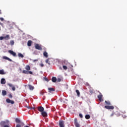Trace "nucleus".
<instances>
[{
	"label": "nucleus",
	"instance_id": "obj_17",
	"mask_svg": "<svg viewBox=\"0 0 127 127\" xmlns=\"http://www.w3.org/2000/svg\"><path fill=\"white\" fill-rule=\"evenodd\" d=\"M31 44H32V41L31 40L28 41L27 43V45L28 46H31Z\"/></svg>",
	"mask_w": 127,
	"mask_h": 127
},
{
	"label": "nucleus",
	"instance_id": "obj_15",
	"mask_svg": "<svg viewBox=\"0 0 127 127\" xmlns=\"http://www.w3.org/2000/svg\"><path fill=\"white\" fill-rule=\"evenodd\" d=\"M5 83H6L5 79L4 78H2L1 79V84H5Z\"/></svg>",
	"mask_w": 127,
	"mask_h": 127
},
{
	"label": "nucleus",
	"instance_id": "obj_11",
	"mask_svg": "<svg viewBox=\"0 0 127 127\" xmlns=\"http://www.w3.org/2000/svg\"><path fill=\"white\" fill-rule=\"evenodd\" d=\"M48 90H49V93H51V92H54L55 91V89H54V88L51 87L48 88Z\"/></svg>",
	"mask_w": 127,
	"mask_h": 127
},
{
	"label": "nucleus",
	"instance_id": "obj_34",
	"mask_svg": "<svg viewBox=\"0 0 127 127\" xmlns=\"http://www.w3.org/2000/svg\"><path fill=\"white\" fill-rule=\"evenodd\" d=\"M12 91H14L15 90V87L12 86Z\"/></svg>",
	"mask_w": 127,
	"mask_h": 127
},
{
	"label": "nucleus",
	"instance_id": "obj_9",
	"mask_svg": "<svg viewBox=\"0 0 127 127\" xmlns=\"http://www.w3.org/2000/svg\"><path fill=\"white\" fill-rule=\"evenodd\" d=\"M41 115L42 116L45 118L47 117V112L44 111L42 112H41Z\"/></svg>",
	"mask_w": 127,
	"mask_h": 127
},
{
	"label": "nucleus",
	"instance_id": "obj_1",
	"mask_svg": "<svg viewBox=\"0 0 127 127\" xmlns=\"http://www.w3.org/2000/svg\"><path fill=\"white\" fill-rule=\"evenodd\" d=\"M25 69H26L27 70H23L22 71L23 74H27V75H28V74L32 75V74H33V72H32V71H29V70H30V66H29V65H26Z\"/></svg>",
	"mask_w": 127,
	"mask_h": 127
},
{
	"label": "nucleus",
	"instance_id": "obj_45",
	"mask_svg": "<svg viewBox=\"0 0 127 127\" xmlns=\"http://www.w3.org/2000/svg\"><path fill=\"white\" fill-rule=\"evenodd\" d=\"M35 61H38V60H35L34 61V62H35Z\"/></svg>",
	"mask_w": 127,
	"mask_h": 127
},
{
	"label": "nucleus",
	"instance_id": "obj_4",
	"mask_svg": "<svg viewBox=\"0 0 127 127\" xmlns=\"http://www.w3.org/2000/svg\"><path fill=\"white\" fill-rule=\"evenodd\" d=\"M8 53L11 54V55H12V56H13L14 57H16V53L15 52H13V51L9 50L8 51Z\"/></svg>",
	"mask_w": 127,
	"mask_h": 127
},
{
	"label": "nucleus",
	"instance_id": "obj_36",
	"mask_svg": "<svg viewBox=\"0 0 127 127\" xmlns=\"http://www.w3.org/2000/svg\"><path fill=\"white\" fill-rule=\"evenodd\" d=\"M79 116L80 117V118H81V119L83 118V115L79 114Z\"/></svg>",
	"mask_w": 127,
	"mask_h": 127
},
{
	"label": "nucleus",
	"instance_id": "obj_7",
	"mask_svg": "<svg viewBox=\"0 0 127 127\" xmlns=\"http://www.w3.org/2000/svg\"><path fill=\"white\" fill-rule=\"evenodd\" d=\"M105 108L107 110H114L115 107H114L113 106H105Z\"/></svg>",
	"mask_w": 127,
	"mask_h": 127
},
{
	"label": "nucleus",
	"instance_id": "obj_14",
	"mask_svg": "<svg viewBox=\"0 0 127 127\" xmlns=\"http://www.w3.org/2000/svg\"><path fill=\"white\" fill-rule=\"evenodd\" d=\"M29 90L32 91V90L34 89V86H32L31 85H28Z\"/></svg>",
	"mask_w": 127,
	"mask_h": 127
},
{
	"label": "nucleus",
	"instance_id": "obj_47",
	"mask_svg": "<svg viewBox=\"0 0 127 127\" xmlns=\"http://www.w3.org/2000/svg\"><path fill=\"white\" fill-rule=\"evenodd\" d=\"M28 109H30V107L29 106L27 107Z\"/></svg>",
	"mask_w": 127,
	"mask_h": 127
},
{
	"label": "nucleus",
	"instance_id": "obj_46",
	"mask_svg": "<svg viewBox=\"0 0 127 127\" xmlns=\"http://www.w3.org/2000/svg\"><path fill=\"white\" fill-rule=\"evenodd\" d=\"M0 14H1V10H0Z\"/></svg>",
	"mask_w": 127,
	"mask_h": 127
},
{
	"label": "nucleus",
	"instance_id": "obj_43",
	"mask_svg": "<svg viewBox=\"0 0 127 127\" xmlns=\"http://www.w3.org/2000/svg\"><path fill=\"white\" fill-rule=\"evenodd\" d=\"M114 115H115V114L112 113V114L111 115V117H113V116H114Z\"/></svg>",
	"mask_w": 127,
	"mask_h": 127
},
{
	"label": "nucleus",
	"instance_id": "obj_23",
	"mask_svg": "<svg viewBox=\"0 0 127 127\" xmlns=\"http://www.w3.org/2000/svg\"><path fill=\"white\" fill-rule=\"evenodd\" d=\"M15 122L17 123V124H20V120L18 119V118L15 119Z\"/></svg>",
	"mask_w": 127,
	"mask_h": 127
},
{
	"label": "nucleus",
	"instance_id": "obj_48",
	"mask_svg": "<svg viewBox=\"0 0 127 127\" xmlns=\"http://www.w3.org/2000/svg\"><path fill=\"white\" fill-rule=\"evenodd\" d=\"M33 110H34V108H33Z\"/></svg>",
	"mask_w": 127,
	"mask_h": 127
},
{
	"label": "nucleus",
	"instance_id": "obj_2",
	"mask_svg": "<svg viewBox=\"0 0 127 127\" xmlns=\"http://www.w3.org/2000/svg\"><path fill=\"white\" fill-rule=\"evenodd\" d=\"M35 48L36 49H37V50H42V47H41V45L35 44Z\"/></svg>",
	"mask_w": 127,
	"mask_h": 127
},
{
	"label": "nucleus",
	"instance_id": "obj_3",
	"mask_svg": "<svg viewBox=\"0 0 127 127\" xmlns=\"http://www.w3.org/2000/svg\"><path fill=\"white\" fill-rule=\"evenodd\" d=\"M59 125L60 127H65V124L63 120H60L59 121Z\"/></svg>",
	"mask_w": 127,
	"mask_h": 127
},
{
	"label": "nucleus",
	"instance_id": "obj_37",
	"mask_svg": "<svg viewBox=\"0 0 127 127\" xmlns=\"http://www.w3.org/2000/svg\"><path fill=\"white\" fill-rule=\"evenodd\" d=\"M3 39H4L3 37L2 36L0 37V40H3Z\"/></svg>",
	"mask_w": 127,
	"mask_h": 127
},
{
	"label": "nucleus",
	"instance_id": "obj_22",
	"mask_svg": "<svg viewBox=\"0 0 127 127\" xmlns=\"http://www.w3.org/2000/svg\"><path fill=\"white\" fill-rule=\"evenodd\" d=\"M85 118L86 120H89L90 118H91V117L89 115H86L85 116Z\"/></svg>",
	"mask_w": 127,
	"mask_h": 127
},
{
	"label": "nucleus",
	"instance_id": "obj_18",
	"mask_svg": "<svg viewBox=\"0 0 127 127\" xmlns=\"http://www.w3.org/2000/svg\"><path fill=\"white\" fill-rule=\"evenodd\" d=\"M18 57H19L20 58H23V57H24V56H23V55H22V54H21V53H18Z\"/></svg>",
	"mask_w": 127,
	"mask_h": 127
},
{
	"label": "nucleus",
	"instance_id": "obj_24",
	"mask_svg": "<svg viewBox=\"0 0 127 127\" xmlns=\"http://www.w3.org/2000/svg\"><path fill=\"white\" fill-rule=\"evenodd\" d=\"M76 93H77L78 97H80V91H79L78 90H76Z\"/></svg>",
	"mask_w": 127,
	"mask_h": 127
},
{
	"label": "nucleus",
	"instance_id": "obj_8",
	"mask_svg": "<svg viewBox=\"0 0 127 127\" xmlns=\"http://www.w3.org/2000/svg\"><path fill=\"white\" fill-rule=\"evenodd\" d=\"M97 98H98V100L99 101H100V102H102V101H103V95L102 94V93H100V95H98Z\"/></svg>",
	"mask_w": 127,
	"mask_h": 127
},
{
	"label": "nucleus",
	"instance_id": "obj_29",
	"mask_svg": "<svg viewBox=\"0 0 127 127\" xmlns=\"http://www.w3.org/2000/svg\"><path fill=\"white\" fill-rule=\"evenodd\" d=\"M4 124H5V122H1L0 123L1 126H3L4 125Z\"/></svg>",
	"mask_w": 127,
	"mask_h": 127
},
{
	"label": "nucleus",
	"instance_id": "obj_25",
	"mask_svg": "<svg viewBox=\"0 0 127 127\" xmlns=\"http://www.w3.org/2000/svg\"><path fill=\"white\" fill-rule=\"evenodd\" d=\"M46 63H47L49 65H50V62H49V59H48L46 60Z\"/></svg>",
	"mask_w": 127,
	"mask_h": 127
},
{
	"label": "nucleus",
	"instance_id": "obj_12",
	"mask_svg": "<svg viewBox=\"0 0 127 127\" xmlns=\"http://www.w3.org/2000/svg\"><path fill=\"white\" fill-rule=\"evenodd\" d=\"M4 39H5V40H8L10 38L9 37V35H6L5 36L3 37Z\"/></svg>",
	"mask_w": 127,
	"mask_h": 127
},
{
	"label": "nucleus",
	"instance_id": "obj_31",
	"mask_svg": "<svg viewBox=\"0 0 127 127\" xmlns=\"http://www.w3.org/2000/svg\"><path fill=\"white\" fill-rule=\"evenodd\" d=\"M8 86H9V87H13L12 84L11 83H8Z\"/></svg>",
	"mask_w": 127,
	"mask_h": 127
},
{
	"label": "nucleus",
	"instance_id": "obj_42",
	"mask_svg": "<svg viewBox=\"0 0 127 127\" xmlns=\"http://www.w3.org/2000/svg\"><path fill=\"white\" fill-rule=\"evenodd\" d=\"M45 81H48V78H45Z\"/></svg>",
	"mask_w": 127,
	"mask_h": 127
},
{
	"label": "nucleus",
	"instance_id": "obj_41",
	"mask_svg": "<svg viewBox=\"0 0 127 127\" xmlns=\"http://www.w3.org/2000/svg\"><path fill=\"white\" fill-rule=\"evenodd\" d=\"M9 97L12 98V95L11 94L9 95Z\"/></svg>",
	"mask_w": 127,
	"mask_h": 127
},
{
	"label": "nucleus",
	"instance_id": "obj_20",
	"mask_svg": "<svg viewBox=\"0 0 127 127\" xmlns=\"http://www.w3.org/2000/svg\"><path fill=\"white\" fill-rule=\"evenodd\" d=\"M2 96H6V91L2 90Z\"/></svg>",
	"mask_w": 127,
	"mask_h": 127
},
{
	"label": "nucleus",
	"instance_id": "obj_38",
	"mask_svg": "<svg viewBox=\"0 0 127 127\" xmlns=\"http://www.w3.org/2000/svg\"><path fill=\"white\" fill-rule=\"evenodd\" d=\"M40 66H41V67H44V64H40Z\"/></svg>",
	"mask_w": 127,
	"mask_h": 127
},
{
	"label": "nucleus",
	"instance_id": "obj_39",
	"mask_svg": "<svg viewBox=\"0 0 127 127\" xmlns=\"http://www.w3.org/2000/svg\"><path fill=\"white\" fill-rule=\"evenodd\" d=\"M16 127H21V126H20V125H19V124H17L16 125Z\"/></svg>",
	"mask_w": 127,
	"mask_h": 127
},
{
	"label": "nucleus",
	"instance_id": "obj_33",
	"mask_svg": "<svg viewBox=\"0 0 127 127\" xmlns=\"http://www.w3.org/2000/svg\"><path fill=\"white\" fill-rule=\"evenodd\" d=\"M10 104H12V105H13V104H14V101L11 100V101L10 102Z\"/></svg>",
	"mask_w": 127,
	"mask_h": 127
},
{
	"label": "nucleus",
	"instance_id": "obj_30",
	"mask_svg": "<svg viewBox=\"0 0 127 127\" xmlns=\"http://www.w3.org/2000/svg\"><path fill=\"white\" fill-rule=\"evenodd\" d=\"M57 82H61V78H59L57 79Z\"/></svg>",
	"mask_w": 127,
	"mask_h": 127
},
{
	"label": "nucleus",
	"instance_id": "obj_32",
	"mask_svg": "<svg viewBox=\"0 0 127 127\" xmlns=\"http://www.w3.org/2000/svg\"><path fill=\"white\" fill-rule=\"evenodd\" d=\"M89 92L90 94H93V93H94V90H90Z\"/></svg>",
	"mask_w": 127,
	"mask_h": 127
},
{
	"label": "nucleus",
	"instance_id": "obj_21",
	"mask_svg": "<svg viewBox=\"0 0 127 127\" xmlns=\"http://www.w3.org/2000/svg\"><path fill=\"white\" fill-rule=\"evenodd\" d=\"M105 104L107 106H111V102L110 101H105Z\"/></svg>",
	"mask_w": 127,
	"mask_h": 127
},
{
	"label": "nucleus",
	"instance_id": "obj_19",
	"mask_svg": "<svg viewBox=\"0 0 127 127\" xmlns=\"http://www.w3.org/2000/svg\"><path fill=\"white\" fill-rule=\"evenodd\" d=\"M43 55H44V56H45V57H46V58H47V57H48V53H47V52H44Z\"/></svg>",
	"mask_w": 127,
	"mask_h": 127
},
{
	"label": "nucleus",
	"instance_id": "obj_35",
	"mask_svg": "<svg viewBox=\"0 0 127 127\" xmlns=\"http://www.w3.org/2000/svg\"><path fill=\"white\" fill-rule=\"evenodd\" d=\"M0 20H1V21H3V20H4V19H3V18H2V17H0Z\"/></svg>",
	"mask_w": 127,
	"mask_h": 127
},
{
	"label": "nucleus",
	"instance_id": "obj_6",
	"mask_svg": "<svg viewBox=\"0 0 127 127\" xmlns=\"http://www.w3.org/2000/svg\"><path fill=\"white\" fill-rule=\"evenodd\" d=\"M74 125L76 127H80V124L78 123V120L77 118L74 119Z\"/></svg>",
	"mask_w": 127,
	"mask_h": 127
},
{
	"label": "nucleus",
	"instance_id": "obj_40",
	"mask_svg": "<svg viewBox=\"0 0 127 127\" xmlns=\"http://www.w3.org/2000/svg\"><path fill=\"white\" fill-rule=\"evenodd\" d=\"M40 94L42 95V96H43V95H44V92H41Z\"/></svg>",
	"mask_w": 127,
	"mask_h": 127
},
{
	"label": "nucleus",
	"instance_id": "obj_44",
	"mask_svg": "<svg viewBox=\"0 0 127 127\" xmlns=\"http://www.w3.org/2000/svg\"><path fill=\"white\" fill-rule=\"evenodd\" d=\"M4 127H8V126H7V125H5V126H4Z\"/></svg>",
	"mask_w": 127,
	"mask_h": 127
},
{
	"label": "nucleus",
	"instance_id": "obj_28",
	"mask_svg": "<svg viewBox=\"0 0 127 127\" xmlns=\"http://www.w3.org/2000/svg\"><path fill=\"white\" fill-rule=\"evenodd\" d=\"M63 68L64 69V70H67V67L66 65H64L63 66Z\"/></svg>",
	"mask_w": 127,
	"mask_h": 127
},
{
	"label": "nucleus",
	"instance_id": "obj_16",
	"mask_svg": "<svg viewBox=\"0 0 127 127\" xmlns=\"http://www.w3.org/2000/svg\"><path fill=\"white\" fill-rule=\"evenodd\" d=\"M52 81L54 83H55V82H56V81H57V78H56V77H53L52 78Z\"/></svg>",
	"mask_w": 127,
	"mask_h": 127
},
{
	"label": "nucleus",
	"instance_id": "obj_27",
	"mask_svg": "<svg viewBox=\"0 0 127 127\" xmlns=\"http://www.w3.org/2000/svg\"><path fill=\"white\" fill-rule=\"evenodd\" d=\"M10 101H11L10 99H8V98H7V99L6 100V102L7 103H10Z\"/></svg>",
	"mask_w": 127,
	"mask_h": 127
},
{
	"label": "nucleus",
	"instance_id": "obj_13",
	"mask_svg": "<svg viewBox=\"0 0 127 127\" xmlns=\"http://www.w3.org/2000/svg\"><path fill=\"white\" fill-rule=\"evenodd\" d=\"M5 74V72H4V70L3 69L0 70V75H4Z\"/></svg>",
	"mask_w": 127,
	"mask_h": 127
},
{
	"label": "nucleus",
	"instance_id": "obj_10",
	"mask_svg": "<svg viewBox=\"0 0 127 127\" xmlns=\"http://www.w3.org/2000/svg\"><path fill=\"white\" fill-rule=\"evenodd\" d=\"M3 59H5V60H8V61H10V62H12V60L9 58H8L7 57L4 56L3 57Z\"/></svg>",
	"mask_w": 127,
	"mask_h": 127
},
{
	"label": "nucleus",
	"instance_id": "obj_26",
	"mask_svg": "<svg viewBox=\"0 0 127 127\" xmlns=\"http://www.w3.org/2000/svg\"><path fill=\"white\" fill-rule=\"evenodd\" d=\"M10 44L11 45H14V41H10Z\"/></svg>",
	"mask_w": 127,
	"mask_h": 127
},
{
	"label": "nucleus",
	"instance_id": "obj_5",
	"mask_svg": "<svg viewBox=\"0 0 127 127\" xmlns=\"http://www.w3.org/2000/svg\"><path fill=\"white\" fill-rule=\"evenodd\" d=\"M37 109L39 112L42 113L44 111V108L42 106H39L37 107Z\"/></svg>",
	"mask_w": 127,
	"mask_h": 127
}]
</instances>
